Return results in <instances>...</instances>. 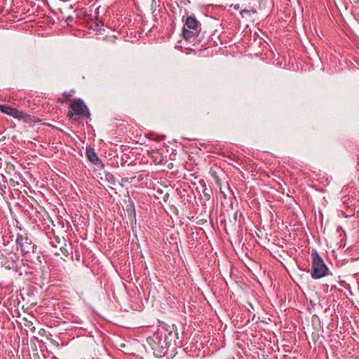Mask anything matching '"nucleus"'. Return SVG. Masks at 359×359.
<instances>
[{
    "mask_svg": "<svg viewBox=\"0 0 359 359\" xmlns=\"http://www.w3.org/2000/svg\"><path fill=\"white\" fill-rule=\"evenodd\" d=\"M198 32L199 31L189 29L185 27L182 29L184 38L189 41H193L192 39L194 40L195 39V36L198 34Z\"/></svg>",
    "mask_w": 359,
    "mask_h": 359,
    "instance_id": "9",
    "label": "nucleus"
},
{
    "mask_svg": "<svg viewBox=\"0 0 359 359\" xmlns=\"http://www.w3.org/2000/svg\"><path fill=\"white\" fill-rule=\"evenodd\" d=\"M185 25L189 29H193L199 32L201 30V23L194 15L187 16L185 21Z\"/></svg>",
    "mask_w": 359,
    "mask_h": 359,
    "instance_id": "7",
    "label": "nucleus"
},
{
    "mask_svg": "<svg viewBox=\"0 0 359 359\" xmlns=\"http://www.w3.org/2000/svg\"><path fill=\"white\" fill-rule=\"evenodd\" d=\"M60 251L62 253V255H65V257H68L69 255V250H68V248L67 247V244L66 243H65L64 246H62L60 248Z\"/></svg>",
    "mask_w": 359,
    "mask_h": 359,
    "instance_id": "11",
    "label": "nucleus"
},
{
    "mask_svg": "<svg viewBox=\"0 0 359 359\" xmlns=\"http://www.w3.org/2000/svg\"><path fill=\"white\" fill-rule=\"evenodd\" d=\"M98 27H99V24H98V23H97V24H96V29H98Z\"/></svg>",
    "mask_w": 359,
    "mask_h": 359,
    "instance_id": "17",
    "label": "nucleus"
},
{
    "mask_svg": "<svg viewBox=\"0 0 359 359\" xmlns=\"http://www.w3.org/2000/svg\"><path fill=\"white\" fill-rule=\"evenodd\" d=\"M31 330H32V332H34V330H35V327H32V328H31Z\"/></svg>",
    "mask_w": 359,
    "mask_h": 359,
    "instance_id": "16",
    "label": "nucleus"
},
{
    "mask_svg": "<svg viewBox=\"0 0 359 359\" xmlns=\"http://www.w3.org/2000/svg\"><path fill=\"white\" fill-rule=\"evenodd\" d=\"M86 156L88 160L94 163L95 165H99L102 163L101 160L96 154L95 149L90 147L86 148Z\"/></svg>",
    "mask_w": 359,
    "mask_h": 359,
    "instance_id": "8",
    "label": "nucleus"
},
{
    "mask_svg": "<svg viewBox=\"0 0 359 359\" xmlns=\"http://www.w3.org/2000/svg\"><path fill=\"white\" fill-rule=\"evenodd\" d=\"M250 13H257V11L254 8L250 10Z\"/></svg>",
    "mask_w": 359,
    "mask_h": 359,
    "instance_id": "15",
    "label": "nucleus"
},
{
    "mask_svg": "<svg viewBox=\"0 0 359 359\" xmlns=\"http://www.w3.org/2000/svg\"><path fill=\"white\" fill-rule=\"evenodd\" d=\"M69 108L71 110L67 113V116L70 118H73L74 116L81 117L90 116L88 108L81 99H72L69 100Z\"/></svg>",
    "mask_w": 359,
    "mask_h": 359,
    "instance_id": "3",
    "label": "nucleus"
},
{
    "mask_svg": "<svg viewBox=\"0 0 359 359\" xmlns=\"http://www.w3.org/2000/svg\"><path fill=\"white\" fill-rule=\"evenodd\" d=\"M69 100H71L70 98H68L66 96H63V94L62 95V96L58 98L57 100V102H60V103H65V102H67V101H69Z\"/></svg>",
    "mask_w": 359,
    "mask_h": 359,
    "instance_id": "12",
    "label": "nucleus"
},
{
    "mask_svg": "<svg viewBox=\"0 0 359 359\" xmlns=\"http://www.w3.org/2000/svg\"><path fill=\"white\" fill-rule=\"evenodd\" d=\"M16 243L20 249L22 255H26L31 251L36 252V246L32 244V240L27 235L18 234Z\"/></svg>",
    "mask_w": 359,
    "mask_h": 359,
    "instance_id": "4",
    "label": "nucleus"
},
{
    "mask_svg": "<svg viewBox=\"0 0 359 359\" xmlns=\"http://www.w3.org/2000/svg\"><path fill=\"white\" fill-rule=\"evenodd\" d=\"M311 257L312 259L311 276L313 279H318L327 276L329 269L316 250L312 251Z\"/></svg>",
    "mask_w": 359,
    "mask_h": 359,
    "instance_id": "2",
    "label": "nucleus"
},
{
    "mask_svg": "<svg viewBox=\"0 0 359 359\" xmlns=\"http://www.w3.org/2000/svg\"><path fill=\"white\" fill-rule=\"evenodd\" d=\"M0 111L4 114H8L19 120L23 119L26 116L23 111L6 104H0Z\"/></svg>",
    "mask_w": 359,
    "mask_h": 359,
    "instance_id": "6",
    "label": "nucleus"
},
{
    "mask_svg": "<svg viewBox=\"0 0 359 359\" xmlns=\"http://www.w3.org/2000/svg\"><path fill=\"white\" fill-rule=\"evenodd\" d=\"M74 93V90H71L68 93H67V92L64 93H63V96H66L68 98H69L70 97L73 96Z\"/></svg>",
    "mask_w": 359,
    "mask_h": 359,
    "instance_id": "13",
    "label": "nucleus"
},
{
    "mask_svg": "<svg viewBox=\"0 0 359 359\" xmlns=\"http://www.w3.org/2000/svg\"><path fill=\"white\" fill-rule=\"evenodd\" d=\"M17 265L15 255H12V252L0 251V266H4L7 269H12Z\"/></svg>",
    "mask_w": 359,
    "mask_h": 359,
    "instance_id": "5",
    "label": "nucleus"
},
{
    "mask_svg": "<svg viewBox=\"0 0 359 359\" xmlns=\"http://www.w3.org/2000/svg\"><path fill=\"white\" fill-rule=\"evenodd\" d=\"M172 332L166 333L165 330H158L152 336L147 338V341L157 357L164 355L171 344Z\"/></svg>",
    "mask_w": 359,
    "mask_h": 359,
    "instance_id": "1",
    "label": "nucleus"
},
{
    "mask_svg": "<svg viewBox=\"0 0 359 359\" xmlns=\"http://www.w3.org/2000/svg\"><path fill=\"white\" fill-rule=\"evenodd\" d=\"M104 178L110 184H115L116 179H115L114 175L112 173H111L109 172H105L104 173Z\"/></svg>",
    "mask_w": 359,
    "mask_h": 359,
    "instance_id": "10",
    "label": "nucleus"
},
{
    "mask_svg": "<svg viewBox=\"0 0 359 359\" xmlns=\"http://www.w3.org/2000/svg\"><path fill=\"white\" fill-rule=\"evenodd\" d=\"M1 176L4 179H6V177L4 175H1Z\"/></svg>",
    "mask_w": 359,
    "mask_h": 359,
    "instance_id": "18",
    "label": "nucleus"
},
{
    "mask_svg": "<svg viewBox=\"0 0 359 359\" xmlns=\"http://www.w3.org/2000/svg\"><path fill=\"white\" fill-rule=\"evenodd\" d=\"M241 14L242 15L243 17H244V14H247V15L250 14V10H247V9H244V10L241 11Z\"/></svg>",
    "mask_w": 359,
    "mask_h": 359,
    "instance_id": "14",
    "label": "nucleus"
}]
</instances>
